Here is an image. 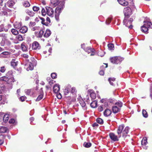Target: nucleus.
Returning <instances> with one entry per match:
<instances>
[{"instance_id": "1", "label": "nucleus", "mask_w": 152, "mask_h": 152, "mask_svg": "<svg viewBox=\"0 0 152 152\" xmlns=\"http://www.w3.org/2000/svg\"><path fill=\"white\" fill-rule=\"evenodd\" d=\"M65 0H51V6L55 7L58 6L55 10V18L58 20L59 19V15L64 6Z\"/></svg>"}, {"instance_id": "2", "label": "nucleus", "mask_w": 152, "mask_h": 152, "mask_svg": "<svg viewBox=\"0 0 152 152\" xmlns=\"http://www.w3.org/2000/svg\"><path fill=\"white\" fill-rule=\"evenodd\" d=\"M124 58L119 56H115L110 58V62L115 64H120L123 60Z\"/></svg>"}, {"instance_id": "3", "label": "nucleus", "mask_w": 152, "mask_h": 152, "mask_svg": "<svg viewBox=\"0 0 152 152\" xmlns=\"http://www.w3.org/2000/svg\"><path fill=\"white\" fill-rule=\"evenodd\" d=\"M145 23L141 27V30L144 33L147 32L149 28H152V24L151 22L147 21L144 22Z\"/></svg>"}, {"instance_id": "4", "label": "nucleus", "mask_w": 152, "mask_h": 152, "mask_svg": "<svg viewBox=\"0 0 152 152\" xmlns=\"http://www.w3.org/2000/svg\"><path fill=\"white\" fill-rule=\"evenodd\" d=\"M129 18H126L124 17V19L123 20V23L124 25H125L127 27L129 28H132L133 27L132 25V22L133 21V19L132 18H130L129 20H128V19Z\"/></svg>"}, {"instance_id": "5", "label": "nucleus", "mask_w": 152, "mask_h": 152, "mask_svg": "<svg viewBox=\"0 0 152 152\" xmlns=\"http://www.w3.org/2000/svg\"><path fill=\"white\" fill-rule=\"evenodd\" d=\"M124 17L129 18L131 15L132 10L129 7H127L124 9Z\"/></svg>"}, {"instance_id": "6", "label": "nucleus", "mask_w": 152, "mask_h": 152, "mask_svg": "<svg viewBox=\"0 0 152 152\" xmlns=\"http://www.w3.org/2000/svg\"><path fill=\"white\" fill-rule=\"evenodd\" d=\"M31 60L32 62H28L27 64V67L26 68V70L28 71L32 70L34 68L33 64L35 63L34 59L33 58H31Z\"/></svg>"}, {"instance_id": "7", "label": "nucleus", "mask_w": 152, "mask_h": 152, "mask_svg": "<svg viewBox=\"0 0 152 152\" xmlns=\"http://www.w3.org/2000/svg\"><path fill=\"white\" fill-rule=\"evenodd\" d=\"M125 126L124 125L122 124L120 125L117 130V133L118 136V137L120 138L121 136V134L123 135V131Z\"/></svg>"}, {"instance_id": "8", "label": "nucleus", "mask_w": 152, "mask_h": 152, "mask_svg": "<svg viewBox=\"0 0 152 152\" xmlns=\"http://www.w3.org/2000/svg\"><path fill=\"white\" fill-rule=\"evenodd\" d=\"M45 8L47 10V14L50 16L53 17L54 15V10L53 9L49 7H46Z\"/></svg>"}, {"instance_id": "9", "label": "nucleus", "mask_w": 152, "mask_h": 152, "mask_svg": "<svg viewBox=\"0 0 152 152\" xmlns=\"http://www.w3.org/2000/svg\"><path fill=\"white\" fill-rule=\"evenodd\" d=\"M109 136L110 139L113 141H118L119 140L118 136L116 135L113 133L111 132L109 134Z\"/></svg>"}, {"instance_id": "10", "label": "nucleus", "mask_w": 152, "mask_h": 152, "mask_svg": "<svg viewBox=\"0 0 152 152\" xmlns=\"http://www.w3.org/2000/svg\"><path fill=\"white\" fill-rule=\"evenodd\" d=\"M41 48V46L39 43L37 41L33 42L32 46V50H39Z\"/></svg>"}, {"instance_id": "11", "label": "nucleus", "mask_w": 152, "mask_h": 152, "mask_svg": "<svg viewBox=\"0 0 152 152\" xmlns=\"http://www.w3.org/2000/svg\"><path fill=\"white\" fill-rule=\"evenodd\" d=\"M129 129V127L126 126L125 127H124L123 131V137L125 138L127 136Z\"/></svg>"}, {"instance_id": "12", "label": "nucleus", "mask_w": 152, "mask_h": 152, "mask_svg": "<svg viewBox=\"0 0 152 152\" xmlns=\"http://www.w3.org/2000/svg\"><path fill=\"white\" fill-rule=\"evenodd\" d=\"M112 110L113 113L116 114L119 112L121 110V108L118 107L117 106H113L112 107Z\"/></svg>"}, {"instance_id": "13", "label": "nucleus", "mask_w": 152, "mask_h": 152, "mask_svg": "<svg viewBox=\"0 0 152 152\" xmlns=\"http://www.w3.org/2000/svg\"><path fill=\"white\" fill-rule=\"evenodd\" d=\"M26 13L31 17H32L35 15V13L31 10L27 9L25 10Z\"/></svg>"}, {"instance_id": "14", "label": "nucleus", "mask_w": 152, "mask_h": 152, "mask_svg": "<svg viewBox=\"0 0 152 152\" xmlns=\"http://www.w3.org/2000/svg\"><path fill=\"white\" fill-rule=\"evenodd\" d=\"M111 113L112 112L110 110L107 108L104 111L103 114L105 116L108 117L110 115Z\"/></svg>"}, {"instance_id": "15", "label": "nucleus", "mask_w": 152, "mask_h": 152, "mask_svg": "<svg viewBox=\"0 0 152 152\" xmlns=\"http://www.w3.org/2000/svg\"><path fill=\"white\" fill-rule=\"evenodd\" d=\"M118 3L122 6H126L128 5V2L126 0H117Z\"/></svg>"}, {"instance_id": "16", "label": "nucleus", "mask_w": 152, "mask_h": 152, "mask_svg": "<svg viewBox=\"0 0 152 152\" xmlns=\"http://www.w3.org/2000/svg\"><path fill=\"white\" fill-rule=\"evenodd\" d=\"M9 132V130L7 128L3 126L0 127V133H5Z\"/></svg>"}, {"instance_id": "17", "label": "nucleus", "mask_w": 152, "mask_h": 152, "mask_svg": "<svg viewBox=\"0 0 152 152\" xmlns=\"http://www.w3.org/2000/svg\"><path fill=\"white\" fill-rule=\"evenodd\" d=\"M53 92L55 93H57L60 90L59 86V85L56 84L53 87Z\"/></svg>"}, {"instance_id": "18", "label": "nucleus", "mask_w": 152, "mask_h": 152, "mask_svg": "<svg viewBox=\"0 0 152 152\" xmlns=\"http://www.w3.org/2000/svg\"><path fill=\"white\" fill-rule=\"evenodd\" d=\"M147 139L146 137H144L142 141L141 144L143 148H145L146 145L147 143Z\"/></svg>"}, {"instance_id": "19", "label": "nucleus", "mask_w": 152, "mask_h": 152, "mask_svg": "<svg viewBox=\"0 0 152 152\" xmlns=\"http://www.w3.org/2000/svg\"><path fill=\"white\" fill-rule=\"evenodd\" d=\"M108 81L110 84L112 86H114L116 83L115 78L114 77H110L108 79Z\"/></svg>"}, {"instance_id": "20", "label": "nucleus", "mask_w": 152, "mask_h": 152, "mask_svg": "<svg viewBox=\"0 0 152 152\" xmlns=\"http://www.w3.org/2000/svg\"><path fill=\"white\" fill-rule=\"evenodd\" d=\"M40 92H42V93H41V94L40 95H39L37 97V98L36 99V101H40L43 97V92L42 88H41L40 90Z\"/></svg>"}, {"instance_id": "21", "label": "nucleus", "mask_w": 152, "mask_h": 152, "mask_svg": "<svg viewBox=\"0 0 152 152\" xmlns=\"http://www.w3.org/2000/svg\"><path fill=\"white\" fill-rule=\"evenodd\" d=\"M51 34L50 31L49 29H47L44 34V37L45 38H48L49 37Z\"/></svg>"}, {"instance_id": "22", "label": "nucleus", "mask_w": 152, "mask_h": 152, "mask_svg": "<svg viewBox=\"0 0 152 152\" xmlns=\"http://www.w3.org/2000/svg\"><path fill=\"white\" fill-rule=\"evenodd\" d=\"M28 31V28L26 26H22L20 29V33H25L27 32Z\"/></svg>"}, {"instance_id": "23", "label": "nucleus", "mask_w": 152, "mask_h": 152, "mask_svg": "<svg viewBox=\"0 0 152 152\" xmlns=\"http://www.w3.org/2000/svg\"><path fill=\"white\" fill-rule=\"evenodd\" d=\"M11 65L14 68L15 67L18 65V61L15 59H13L11 62Z\"/></svg>"}, {"instance_id": "24", "label": "nucleus", "mask_w": 152, "mask_h": 152, "mask_svg": "<svg viewBox=\"0 0 152 152\" xmlns=\"http://www.w3.org/2000/svg\"><path fill=\"white\" fill-rule=\"evenodd\" d=\"M15 2L14 1L12 0H9L7 2V5L10 7H12L14 5Z\"/></svg>"}, {"instance_id": "25", "label": "nucleus", "mask_w": 152, "mask_h": 152, "mask_svg": "<svg viewBox=\"0 0 152 152\" xmlns=\"http://www.w3.org/2000/svg\"><path fill=\"white\" fill-rule=\"evenodd\" d=\"M90 93L91 97L93 99H95L96 98V94L93 90H89Z\"/></svg>"}, {"instance_id": "26", "label": "nucleus", "mask_w": 152, "mask_h": 152, "mask_svg": "<svg viewBox=\"0 0 152 152\" xmlns=\"http://www.w3.org/2000/svg\"><path fill=\"white\" fill-rule=\"evenodd\" d=\"M84 50L87 52L88 53H91L92 50H94V49L90 47H88L85 48H84Z\"/></svg>"}, {"instance_id": "27", "label": "nucleus", "mask_w": 152, "mask_h": 152, "mask_svg": "<svg viewBox=\"0 0 152 152\" xmlns=\"http://www.w3.org/2000/svg\"><path fill=\"white\" fill-rule=\"evenodd\" d=\"M91 106L93 108H95L97 105V102L96 100L93 101L90 104Z\"/></svg>"}, {"instance_id": "28", "label": "nucleus", "mask_w": 152, "mask_h": 152, "mask_svg": "<svg viewBox=\"0 0 152 152\" xmlns=\"http://www.w3.org/2000/svg\"><path fill=\"white\" fill-rule=\"evenodd\" d=\"M79 103L82 107H85L86 105V104L85 101L81 98L79 100Z\"/></svg>"}, {"instance_id": "29", "label": "nucleus", "mask_w": 152, "mask_h": 152, "mask_svg": "<svg viewBox=\"0 0 152 152\" xmlns=\"http://www.w3.org/2000/svg\"><path fill=\"white\" fill-rule=\"evenodd\" d=\"M21 49L22 50L24 51H26L27 50V47L25 45V43H23L21 44Z\"/></svg>"}, {"instance_id": "30", "label": "nucleus", "mask_w": 152, "mask_h": 152, "mask_svg": "<svg viewBox=\"0 0 152 152\" xmlns=\"http://www.w3.org/2000/svg\"><path fill=\"white\" fill-rule=\"evenodd\" d=\"M9 115L7 114H6L4 115L3 117V120L4 122L6 123L7 122L9 118Z\"/></svg>"}, {"instance_id": "31", "label": "nucleus", "mask_w": 152, "mask_h": 152, "mask_svg": "<svg viewBox=\"0 0 152 152\" xmlns=\"http://www.w3.org/2000/svg\"><path fill=\"white\" fill-rule=\"evenodd\" d=\"M115 104V106H117L118 107L120 108L122 107L123 105L122 103L119 101L116 102Z\"/></svg>"}, {"instance_id": "32", "label": "nucleus", "mask_w": 152, "mask_h": 152, "mask_svg": "<svg viewBox=\"0 0 152 152\" xmlns=\"http://www.w3.org/2000/svg\"><path fill=\"white\" fill-rule=\"evenodd\" d=\"M15 81V79L13 77H8L7 81V83L8 84L11 83L12 82H13Z\"/></svg>"}, {"instance_id": "33", "label": "nucleus", "mask_w": 152, "mask_h": 152, "mask_svg": "<svg viewBox=\"0 0 152 152\" xmlns=\"http://www.w3.org/2000/svg\"><path fill=\"white\" fill-rule=\"evenodd\" d=\"M39 18L41 20V23L42 24L46 26H48V23L45 22V20L44 18L40 17H39Z\"/></svg>"}, {"instance_id": "34", "label": "nucleus", "mask_w": 152, "mask_h": 152, "mask_svg": "<svg viewBox=\"0 0 152 152\" xmlns=\"http://www.w3.org/2000/svg\"><path fill=\"white\" fill-rule=\"evenodd\" d=\"M83 145L86 148H88L91 146V144L90 142H85L83 143Z\"/></svg>"}, {"instance_id": "35", "label": "nucleus", "mask_w": 152, "mask_h": 152, "mask_svg": "<svg viewBox=\"0 0 152 152\" xmlns=\"http://www.w3.org/2000/svg\"><path fill=\"white\" fill-rule=\"evenodd\" d=\"M23 5L25 7H27L30 6V4L28 1H25L23 2Z\"/></svg>"}, {"instance_id": "36", "label": "nucleus", "mask_w": 152, "mask_h": 152, "mask_svg": "<svg viewBox=\"0 0 152 152\" xmlns=\"http://www.w3.org/2000/svg\"><path fill=\"white\" fill-rule=\"evenodd\" d=\"M8 77L6 76H3L0 77V80L1 81H4L7 83Z\"/></svg>"}, {"instance_id": "37", "label": "nucleus", "mask_w": 152, "mask_h": 152, "mask_svg": "<svg viewBox=\"0 0 152 152\" xmlns=\"http://www.w3.org/2000/svg\"><path fill=\"white\" fill-rule=\"evenodd\" d=\"M107 46L109 50H114V45L112 43L109 44Z\"/></svg>"}, {"instance_id": "38", "label": "nucleus", "mask_w": 152, "mask_h": 152, "mask_svg": "<svg viewBox=\"0 0 152 152\" xmlns=\"http://www.w3.org/2000/svg\"><path fill=\"white\" fill-rule=\"evenodd\" d=\"M70 89L69 86H66L64 90V93L65 95H67L69 92Z\"/></svg>"}, {"instance_id": "39", "label": "nucleus", "mask_w": 152, "mask_h": 152, "mask_svg": "<svg viewBox=\"0 0 152 152\" xmlns=\"http://www.w3.org/2000/svg\"><path fill=\"white\" fill-rule=\"evenodd\" d=\"M11 31L12 34L14 35H17L18 34V31L14 28L12 29Z\"/></svg>"}, {"instance_id": "40", "label": "nucleus", "mask_w": 152, "mask_h": 152, "mask_svg": "<svg viewBox=\"0 0 152 152\" xmlns=\"http://www.w3.org/2000/svg\"><path fill=\"white\" fill-rule=\"evenodd\" d=\"M142 114L144 117L147 118L148 116V114L147 111L145 110H143L142 111Z\"/></svg>"}, {"instance_id": "41", "label": "nucleus", "mask_w": 152, "mask_h": 152, "mask_svg": "<svg viewBox=\"0 0 152 152\" xmlns=\"http://www.w3.org/2000/svg\"><path fill=\"white\" fill-rule=\"evenodd\" d=\"M96 122L99 124H102L103 123V120L100 118H98L96 119Z\"/></svg>"}, {"instance_id": "42", "label": "nucleus", "mask_w": 152, "mask_h": 152, "mask_svg": "<svg viewBox=\"0 0 152 152\" xmlns=\"http://www.w3.org/2000/svg\"><path fill=\"white\" fill-rule=\"evenodd\" d=\"M16 39L19 41H22L23 40L22 36L20 34L18 35L16 37Z\"/></svg>"}, {"instance_id": "43", "label": "nucleus", "mask_w": 152, "mask_h": 152, "mask_svg": "<svg viewBox=\"0 0 152 152\" xmlns=\"http://www.w3.org/2000/svg\"><path fill=\"white\" fill-rule=\"evenodd\" d=\"M44 34V31L42 30H40L38 34V37L41 38L42 37Z\"/></svg>"}, {"instance_id": "44", "label": "nucleus", "mask_w": 152, "mask_h": 152, "mask_svg": "<svg viewBox=\"0 0 152 152\" xmlns=\"http://www.w3.org/2000/svg\"><path fill=\"white\" fill-rule=\"evenodd\" d=\"M36 24V23L34 22L31 21L29 23L28 26L30 28L34 26Z\"/></svg>"}, {"instance_id": "45", "label": "nucleus", "mask_w": 152, "mask_h": 152, "mask_svg": "<svg viewBox=\"0 0 152 152\" xmlns=\"http://www.w3.org/2000/svg\"><path fill=\"white\" fill-rule=\"evenodd\" d=\"M33 10L34 12H37L39 10V8L38 7L34 6L33 7Z\"/></svg>"}, {"instance_id": "46", "label": "nucleus", "mask_w": 152, "mask_h": 152, "mask_svg": "<svg viewBox=\"0 0 152 152\" xmlns=\"http://www.w3.org/2000/svg\"><path fill=\"white\" fill-rule=\"evenodd\" d=\"M42 14L43 16H45L47 14V12H46L45 9L42 8L41 11Z\"/></svg>"}, {"instance_id": "47", "label": "nucleus", "mask_w": 152, "mask_h": 152, "mask_svg": "<svg viewBox=\"0 0 152 152\" xmlns=\"http://www.w3.org/2000/svg\"><path fill=\"white\" fill-rule=\"evenodd\" d=\"M51 76L53 79H56L57 77V74L55 73H52L51 75Z\"/></svg>"}, {"instance_id": "48", "label": "nucleus", "mask_w": 152, "mask_h": 152, "mask_svg": "<svg viewBox=\"0 0 152 152\" xmlns=\"http://www.w3.org/2000/svg\"><path fill=\"white\" fill-rule=\"evenodd\" d=\"M71 92L72 93H75L77 92V90L74 87L72 88Z\"/></svg>"}, {"instance_id": "49", "label": "nucleus", "mask_w": 152, "mask_h": 152, "mask_svg": "<svg viewBox=\"0 0 152 152\" xmlns=\"http://www.w3.org/2000/svg\"><path fill=\"white\" fill-rule=\"evenodd\" d=\"M5 70L6 69H5V67L4 66H2L1 67L0 71L2 73L4 72Z\"/></svg>"}, {"instance_id": "50", "label": "nucleus", "mask_w": 152, "mask_h": 152, "mask_svg": "<svg viewBox=\"0 0 152 152\" xmlns=\"http://www.w3.org/2000/svg\"><path fill=\"white\" fill-rule=\"evenodd\" d=\"M98 111L99 112H102L103 110V107H102V105H101L99 106L98 108Z\"/></svg>"}, {"instance_id": "51", "label": "nucleus", "mask_w": 152, "mask_h": 152, "mask_svg": "<svg viewBox=\"0 0 152 152\" xmlns=\"http://www.w3.org/2000/svg\"><path fill=\"white\" fill-rule=\"evenodd\" d=\"M31 90L30 89H27L25 90V92L27 95H29L31 93Z\"/></svg>"}, {"instance_id": "52", "label": "nucleus", "mask_w": 152, "mask_h": 152, "mask_svg": "<svg viewBox=\"0 0 152 152\" xmlns=\"http://www.w3.org/2000/svg\"><path fill=\"white\" fill-rule=\"evenodd\" d=\"M57 98L59 99H61L62 97L61 95V94L59 93H58L56 95Z\"/></svg>"}, {"instance_id": "53", "label": "nucleus", "mask_w": 152, "mask_h": 152, "mask_svg": "<svg viewBox=\"0 0 152 152\" xmlns=\"http://www.w3.org/2000/svg\"><path fill=\"white\" fill-rule=\"evenodd\" d=\"M20 99L21 101L23 102L26 99V97L25 96H22L20 97Z\"/></svg>"}, {"instance_id": "54", "label": "nucleus", "mask_w": 152, "mask_h": 152, "mask_svg": "<svg viewBox=\"0 0 152 152\" xmlns=\"http://www.w3.org/2000/svg\"><path fill=\"white\" fill-rule=\"evenodd\" d=\"M9 122L10 124H14L15 122V120L13 118H12L9 120Z\"/></svg>"}, {"instance_id": "55", "label": "nucleus", "mask_w": 152, "mask_h": 152, "mask_svg": "<svg viewBox=\"0 0 152 152\" xmlns=\"http://www.w3.org/2000/svg\"><path fill=\"white\" fill-rule=\"evenodd\" d=\"M10 54V53L8 51L3 52L1 53V54L5 55H9Z\"/></svg>"}, {"instance_id": "56", "label": "nucleus", "mask_w": 152, "mask_h": 152, "mask_svg": "<svg viewBox=\"0 0 152 152\" xmlns=\"http://www.w3.org/2000/svg\"><path fill=\"white\" fill-rule=\"evenodd\" d=\"M46 23H48V24H50V22H51V21H50V18H49V17H47V18H46Z\"/></svg>"}, {"instance_id": "57", "label": "nucleus", "mask_w": 152, "mask_h": 152, "mask_svg": "<svg viewBox=\"0 0 152 152\" xmlns=\"http://www.w3.org/2000/svg\"><path fill=\"white\" fill-rule=\"evenodd\" d=\"M14 27L15 28H17V29H18L20 28V25L19 24L18 26L16 24H15Z\"/></svg>"}, {"instance_id": "58", "label": "nucleus", "mask_w": 152, "mask_h": 152, "mask_svg": "<svg viewBox=\"0 0 152 152\" xmlns=\"http://www.w3.org/2000/svg\"><path fill=\"white\" fill-rule=\"evenodd\" d=\"M0 37L5 38L6 37V34L4 33L0 34Z\"/></svg>"}, {"instance_id": "59", "label": "nucleus", "mask_w": 152, "mask_h": 152, "mask_svg": "<svg viewBox=\"0 0 152 152\" xmlns=\"http://www.w3.org/2000/svg\"><path fill=\"white\" fill-rule=\"evenodd\" d=\"M92 50V51H91V53H91V54H90L91 56H94V55H95V50L94 49V50Z\"/></svg>"}, {"instance_id": "60", "label": "nucleus", "mask_w": 152, "mask_h": 152, "mask_svg": "<svg viewBox=\"0 0 152 152\" xmlns=\"http://www.w3.org/2000/svg\"><path fill=\"white\" fill-rule=\"evenodd\" d=\"M104 71L103 70H100L99 72V74L101 75H103L104 74Z\"/></svg>"}, {"instance_id": "61", "label": "nucleus", "mask_w": 152, "mask_h": 152, "mask_svg": "<svg viewBox=\"0 0 152 152\" xmlns=\"http://www.w3.org/2000/svg\"><path fill=\"white\" fill-rule=\"evenodd\" d=\"M111 21V19H108L106 21V23L107 24H108L110 23Z\"/></svg>"}, {"instance_id": "62", "label": "nucleus", "mask_w": 152, "mask_h": 152, "mask_svg": "<svg viewBox=\"0 0 152 152\" xmlns=\"http://www.w3.org/2000/svg\"><path fill=\"white\" fill-rule=\"evenodd\" d=\"M37 28V27L36 26H33L32 27H31L30 28L31 29V30L32 31H34L36 30V28Z\"/></svg>"}, {"instance_id": "63", "label": "nucleus", "mask_w": 152, "mask_h": 152, "mask_svg": "<svg viewBox=\"0 0 152 152\" xmlns=\"http://www.w3.org/2000/svg\"><path fill=\"white\" fill-rule=\"evenodd\" d=\"M98 124L96 123H94L92 124V126L93 127L97 126H98Z\"/></svg>"}, {"instance_id": "64", "label": "nucleus", "mask_w": 152, "mask_h": 152, "mask_svg": "<svg viewBox=\"0 0 152 152\" xmlns=\"http://www.w3.org/2000/svg\"><path fill=\"white\" fill-rule=\"evenodd\" d=\"M23 57L25 58H28V56L27 54H24L23 55Z\"/></svg>"}]
</instances>
